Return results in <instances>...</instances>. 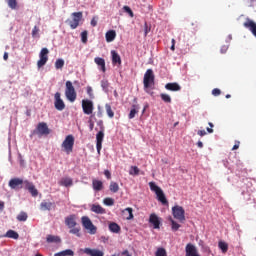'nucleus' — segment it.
Listing matches in <instances>:
<instances>
[{"instance_id": "nucleus-1", "label": "nucleus", "mask_w": 256, "mask_h": 256, "mask_svg": "<svg viewBox=\"0 0 256 256\" xmlns=\"http://www.w3.org/2000/svg\"><path fill=\"white\" fill-rule=\"evenodd\" d=\"M149 187L150 190L156 194L157 200L162 203V205H169V201H167V197H165V193L161 187L157 186L155 182H149Z\"/></svg>"}, {"instance_id": "nucleus-2", "label": "nucleus", "mask_w": 256, "mask_h": 256, "mask_svg": "<svg viewBox=\"0 0 256 256\" xmlns=\"http://www.w3.org/2000/svg\"><path fill=\"white\" fill-rule=\"evenodd\" d=\"M65 96L70 103H75L77 99V92L75 91V87L71 81H66Z\"/></svg>"}, {"instance_id": "nucleus-3", "label": "nucleus", "mask_w": 256, "mask_h": 256, "mask_svg": "<svg viewBox=\"0 0 256 256\" xmlns=\"http://www.w3.org/2000/svg\"><path fill=\"white\" fill-rule=\"evenodd\" d=\"M172 215L174 219H177L180 223H185V209L183 206H173L172 207Z\"/></svg>"}, {"instance_id": "nucleus-4", "label": "nucleus", "mask_w": 256, "mask_h": 256, "mask_svg": "<svg viewBox=\"0 0 256 256\" xmlns=\"http://www.w3.org/2000/svg\"><path fill=\"white\" fill-rule=\"evenodd\" d=\"M75 145V137L73 135H68L62 142V147L64 148L65 153L69 155L70 153H73V147Z\"/></svg>"}, {"instance_id": "nucleus-5", "label": "nucleus", "mask_w": 256, "mask_h": 256, "mask_svg": "<svg viewBox=\"0 0 256 256\" xmlns=\"http://www.w3.org/2000/svg\"><path fill=\"white\" fill-rule=\"evenodd\" d=\"M81 221L84 229H86L90 235H95V233H97V227L93 225L89 216H82Z\"/></svg>"}, {"instance_id": "nucleus-6", "label": "nucleus", "mask_w": 256, "mask_h": 256, "mask_svg": "<svg viewBox=\"0 0 256 256\" xmlns=\"http://www.w3.org/2000/svg\"><path fill=\"white\" fill-rule=\"evenodd\" d=\"M144 89H149L152 85H155V74L153 73V69H148L144 74Z\"/></svg>"}, {"instance_id": "nucleus-7", "label": "nucleus", "mask_w": 256, "mask_h": 256, "mask_svg": "<svg viewBox=\"0 0 256 256\" xmlns=\"http://www.w3.org/2000/svg\"><path fill=\"white\" fill-rule=\"evenodd\" d=\"M49 133H51V130H49V126L45 122L38 123L36 129L33 131V135H37L38 137L49 135Z\"/></svg>"}, {"instance_id": "nucleus-8", "label": "nucleus", "mask_w": 256, "mask_h": 256, "mask_svg": "<svg viewBox=\"0 0 256 256\" xmlns=\"http://www.w3.org/2000/svg\"><path fill=\"white\" fill-rule=\"evenodd\" d=\"M48 61H49V49L42 48L39 53V60L37 62L38 69H41V67H45Z\"/></svg>"}, {"instance_id": "nucleus-9", "label": "nucleus", "mask_w": 256, "mask_h": 256, "mask_svg": "<svg viewBox=\"0 0 256 256\" xmlns=\"http://www.w3.org/2000/svg\"><path fill=\"white\" fill-rule=\"evenodd\" d=\"M81 19H83V12H73L72 20H67L66 23L69 24L71 29H77V27H79Z\"/></svg>"}, {"instance_id": "nucleus-10", "label": "nucleus", "mask_w": 256, "mask_h": 256, "mask_svg": "<svg viewBox=\"0 0 256 256\" xmlns=\"http://www.w3.org/2000/svg\"><path fill=\"white\" fill-rule=\"evenodd\" d=\"M82 109L85 115H92L93 109H95V107L93 106V101L89 99L82 100Z\"/></svg>"}, {"instance_id": "nucleus-11", "label": "nucleus", "mask_w": 256, "mask_h": 256, "mask_svg": "<svg viewBox=\"0 0 256 256\" xmlns=\"http://www.w3.org/2000/svg\"><path fill=\"white\" fill-rule=\"evenodd\" d=\"M54 107L57 111H63L65 109V102L61 99V93L59 92L54 94Z\"/></svg>"}, {"instance_id": "nucleus-12", "label": "nucleus", "mask_w": 256, "mask_h": 256, "mask_svg": "<svg viewBox=\"0 0 256 256\" xmlns=\"http://www.w3.org/2000/svg\"><path fill=\"white\" fill-rule=\"evenodd\" d=\"M10 189H23V179L12 178L8 183Z\"/></svg>"}, {"instance_id": "nucleus-13", "label": "nucleus", "mask_w": 256, "mask_h": 256, "mask_svg": "<svg viewBox=\"0 0 256 256\" xmlns=\"http://www.w3.org/2000/svg\"><path fill=\"white\" fill-rule=\"evenodd\" d=\"M105 138V133L103 131H99L96 134V149L98 153H101V149L103 148V139Z\"/></svg>"}, {"instance_id": "nucleus-14", "label": "nucleus", "mask_w": 256, "mask_h": 256, "mask_svg": "<svg viewBox=\"0 0 256 256\" xmlns=\"http://www.w3.org/2000/svg\"><path fill=\"white\" fill-rule=\"evenodd\" d=\"M77 216L75 214L69 215L65 218V225L68 226L69 229H73V227L77 226Z\"/></svg>"}, {"instance_id": "nucleus-15", "label": "nucleus", "mask_w": 256, "mask_h": 256, "mask_svg": "<svg viewBox=\"0 0 256 256\" xmlns=\"http://www.w3.org/2000/svg\"><path fill=\"white\" fill-rule=\"evenodd\" d=\"M186 256H200L195 245L191 243L186 245Z\"/></svg>"}, {"instance_id": "nucleus-16", "label": "nucleus", "mask_w": 256, "mask_h": 256, "mask_svg": "<svg viewBox=\"0 0 256 256\" xmlns=\"http://www.w3.org/2000/svg\"><path fill=\"white\" fill-rule=\"evenodd\" d=\"M149 223H151L154 227V229H159L161 225V221L159 220V217L156 214H151L149 217Z\"/></svg>"}, {"instance_id": "nucleus-17", "label": "nucleus", "mask_w": 256, "mask_h": 256, "mask_svg": "<svg viewBox=\"0 0 256 256\" xmlns=\"http://www.w3.org/2000/svg\"><path fill=\"white\" fill-rule=\"evenodd\" d=\"M83 253H85L86 255H90V256H103V251L98 250V249H91V248H85L83 250Z\"/></svg>"}, {"instance_id": "nucleus-18", "label": "nucleus", "mask_w": 256, "mask_h": 256, "mask_svg": "<svg viewBox=\"0 0 256 256\" xmlns=\"http://www.w3.org/2000/svg\"><path fill=\"white\" fill-rule=\"evenodd\" d=\"M111 56H112V65H118L121 66V56L119 55V53H117V51L112 50L111 51Z\"/></svg>"}, {"instance_id": "nucleus-19", "label": "nucleus", "mask_w": 256, "mask_h": 256, "mask_svg": "<svg viewBox=\"0 0 256 256\" xmlns=\"http://www.w3.org/2000/svg\"><path fill=\"white\" fill-rule=\"evenodd\" d=\"M167 91H181V86L177 82H170L165 85Z\"/></svg>"}, {"instance_id": "nucleus-20", "label": "nucleus", "mask_w": 256, "mask_h": 256, "mask_svg": "<svg viewBox=\"0 0 256 256\" xmlns=\"http://www.w3.org/2000/svg\"><path fill=\"white\" fill-rule=\"evenodd\" d=\"M41 211H51V209H55V203L43 201L40 203Z\"/></svg>"}, {"instance_id": "nucleus-21", "label": "nucleus", "mask_w": 256, "mask_h": 256, "mask_svg": "<svg viewBox=\"0 0 256 256\" xmlns=\"http://www.w3.org/2000/svg\"><path fill=\"white\" fill-rule=\"evenodd\" d=\"M91 211L97 215H104V213H106L105 208L101 207L99 204H92Z\"/></svg>"}, {"instance_id": "nucleus-22", "label": "nucleus", "mask_w": 256, "mask_h": 256, "mask_svg": "<svg viewBox=\"0 0 256 256\" xmlns=\"http://www.w3.org/2000/svg\"><path fill=\"white\" fill-rule=\"evenodd\" d=\"M94 63H96V65H98V67H100V69L103 73H105L107 71V68L105 67V59H103L101 57H96L94 59Z\"/></svg>"}, {"instance_id": "nucleus-23", "label": "nucleus", "mask_w": 256, "mask_h": 256, "mask_svg": "<svg viewBox=\"0 0 256 256\" xmlns=\"http://www.w3.org/2000/svg\"><path fill=\"white\" fill-rule=\"evenodd\" d=\"M92 187L94 191H103V181L93 179L92 180Z\"/></svg>"}, {"instance_id": "nucleus-24", "label": "nucleus", "mask_w": 256, "mask_h": 256, "mask_svg": "<svg viewBox=\"0 0 256 256\" xmlns=\"http://www.w3.org/2000/svg\"><path fill=\"white\" fill-rule=\"evenodd\" d=\"M105 37L107 43H112V41H115V37H117V32H115V30H109L106 32Z\"/></svg>"}, {"instance_id": "nucleus-25", "label": "nucleus", "mask_w": 256, "mask_h": 256, "mask_svg": "<svg viewBox=\"0 0 256 256\" xmlns=\"http://www.w3.org/2000/svg\"><path fill=\"white\" fill-rule=\"evenodd\" d=\"M59 185L62 187H71L73 185V179L69 177H64L59 181Z\"/></svg>"}, {"instance_id": "nucleus-26", "label": "nucleus", "mask_w": 256, "mask_h": 256, "mask_svg": "<svg viewBox=\"0 0 256 256\" xmlns=\"http://www.w3.org/2000/svg\"><path fill=\"white\" fill-rule=\"evenodd\" d=\"M109 231H111V233H119L121 231V226L115 222H111L109 224Z\"/></svg>"}, {"instance_id": "nucleus-27", "label": "nucleus", "mask_w": 256, "mask_h": 256, "mask_svg": "<svg viewBox=\"0 0 256 256\" xmlns=\"http://www.w3.org/2000/svg\"><path fill=\"white\" fill-rule=\"evenodd\" d=\"M46 241L47 243H61V238L59 236L48 235Z\"/></svg>"}, {"instance_id": "nucleus-28", "label": "nucleus", "mask_w": 256, "mask_h": 256, "mask_svg": "<svg viewBox=\"0 0 256 256\" xmlns=\"http://www.w3.org/2000/svg\"><path fill=\"white\" fill-rule=\"evenodd\" d=\"M74 255H75V252H73V250L71 249L63 250L61 252L54 254V256H74Z\"/></svg>"}, {"instance_id": "nucleus-29", "label": "nucleus", "mask_w": 256, "mask_h": 256, "mask_svg": "<svg viewBox=\"0 0 256 256\" xmlns=\"http://www.w3.org/2000/svg\"><path fill=\"white\" fill-rule=\"evenodd\" d=\"M5 237H8V239H19V233L15 230H8Z\"/></svg>"}, {"instance_id": "nucleus-30", "label": "nucleus", "mask_w": 256, "mask_h": 256, "mask_svg": "<svg viewBox=\"0 0 256 256\" xmlns=\"http://www.w3.org/2000/svg\"><path fill=\"white\" fill-rule=\"evenodd\" d=\"M168 220L172 225V231H179V229L181 228V225L177 223L175 220H173L171 216L168 218Z\"/></svg>"}, {"instance_id": "nucleus-31", "label": "nucleus", "mask_w": 256, "mask_h": 256, "mask_svg": "<svg viewBox=\"0 0 256 256\" xmlns=\"http://www.w3.org/2000/svg\"><path fill=\"white\" fill-rule=\"evenodd\" d=\"M109 190L111 193H118L119 192V184L117 182H110Z\"/></svg>"}, {"instance_id": "nucleus-32", "label": "nucleus", "mask_w": 256, "mask_h": 256, "mask_svg": "<svg viewBox=\"0 0 256 256\" xmlns=\"http://www.w3.org/2000/svg\"><path fill=\"white\" fill-rule=\"evenodd\" d=\"M218 247L221 249L222 253H227V251H229V244L226 242L220 241Z\"/></svg>"}, {"instance_id": "nucleus-33", "label": "nucleus", "mask_w": 256, "mask_h": 256, "mask_svg": "<svg viewBox=\"0 0 256 256\" xmlns=\"http://www.w3.org/2000/svg\"><path fill=\"white\" fill-rule=\"evenodd\" d=\"M106 113L110 119H113L115 117V112H113V109L111 108L110 104L105 105Z\"/></svg>"}, {"instance_id": "nucleus-34", "label": "nucleus", "mask_w": 256, "mask_h": 256, "mask_svg": "<svg viewBox=\"0 0 256 256\" xmlns=\"http://www.w3.org/2000/svg\"><path fill=\"white\" fill-rule=\"evenodd\" d=\"M122 213H128V216L126 217V219H127V221H131V219H133V208H131V207H128V208H126V209H124L123 211H122Z\"/></svg>"}, {"instance_id": "nucleus-35", "label": "nucleus", "mask_w": 256, "mask_h": 256, "mask_svg": "<svg viewBox=\"0 0 256 256\" xmlns=\"http://www.w3.org/2000/svg\"><path fill=\"white\" fill-rule=\"evenodd\" d=\"M139 113V110L136 105L132 106V109L130 110V113L128 115L129 119H135V115Z\"/></svg>"}, {"instance_id": "nucleus-36", "label": "nucleus", "mask_w": 256, "mask_h": 256, "mask_svg": "<svg viewBox=\"0 0 256 256\" xmlns=\"http://www.w3.org/2000/svg\"><path fill=\"white\" fill-rule=\"evenodd\" d=\"M35 184L33 182H29V180H23L22 183V189H26V191H29Z\"/></svg>"}, {"instance_id": "nucleus-37", "label": "nucleus", "mask_w": 256, "mask_h": 256, "mask_svg": "<svg viewBox=\"0 0 256 256\" xmlns=\"http://www.w3.org/2000/svg\"><path fill=\"white\" fill-rule=\"evenodd\" d=\"M65 67V60L59 58L55 62V69H63Z\"/></svg>"}, {"instance_id": "nucleus-38", "label": "nucleus", "mask_w": 256, "mask_h": 256, "mask_svg": "<svg viewBox=\"0 0 256 256\" xmlns=\"http://www.w3.org/2000/svg\"><path fill=\"white\" fill-rule=\"evenodd\" d=\"M104 205H107L108 207H112V205H115V200L113 198H105L103 200Z\"/></svg>"}, {"instance_id": "nucleus-39", "label": "nucleus", "mask_w": 256, "mask_h": 256, "mask_svg": "<svg viewBox=\"0 0 256 256\" xmlns=\"http://www.w3.org/2000/svg\"><path fill=\"white\" fill-rule=\"evenodd\" d=\"M28 215L26 212H20L19 215L17 216L18 221H27Z\"/></svg>"}, {"instance_id": "nucleus-40", "label": "nucleus", "mask_w": 256, "mask_h": 256, "mask_svg": "<svg viewBox=\"0 0 256 256\" xmlns=\"http://www.w3.org/2000/svg\"><path fill=\"white\" fill-rule=\"evenodd\" d=\"M160 97L164 103H171V96L169 94L162 93Z\"/></svg>"}, {"instance_id": "nucleus-41", "label": "nucleus", "mask_w": 256, "mask_h": 256, "mask_svg": "<svg viewBox=\"0 0 256 256\" xmlns=\"http://www.w3.org/2000/svg\"><path fill=\"white\" fill-rule=\"evenodd\" d=\"M155 256H167V251L165 250V248H158Z\"/></svg>"}, {"instance_id": "nucleus-42", "label": "nucleus", "mask_w": 256, "mask_h": 256, "mask_svg": "<svg viewBox=\"0 0 256 256\" xmlns=\"http://www.w3.org/2000/svg\"><path fill=\"white\" fill-rule=\"evenodd\" d=\"M139 167L137 166H131L129 175H139Z\"/></svg>"}, {"instance_id": "nucleus-43", "label": "nucleus", "mask_w": 256, "mask_h": 256, "mask_svg": "<svg viewBox=\"0 0 256 256\" xmlns=\"http://www.w3.org/2000/svg\"><path fill=\"white\" fill-rule=\"evenodd\" d=\"M28 191L32 195V197H37V195H39V190H37L35 185L32 186Z\"/></svg>"}, {"instance_id": "nucleus-44", "label": "nucleus", "mask_w": 256, "mask_h": 256, "mask_svg": "<svg viewBox=\"0 0 256 256\" xmlns=\"http://www.w3.org/2000/svg\"><path fill=\"white\" fill-rule=\"evenodd\" d=\"M10 9H17V0H7Z\"/></svg>"}, {"instance_id": "nucleus-45", "label": "nucleus", "mask_w": 256, "mask_h": 256, "mask_svg": "<svg viewBox=\"0 0 256 256\" xmlns=\"http://www.w3.org/2000/svg\"><path fill=\"white\" fill-rule=\"evenodd\" d=\"M86 91L90 99H95V95L93 94V88L91 86H87Z\"/></svg>"}, {"instance_id": "nucleus-46", "label": "nucleus", "mask_w": 256, "mask_h": 256, "mask_svg": "<svg viewBox=\"0 0 256 256\" xmlns=\"http://www.w3.org/2000/svg\"><path fill=\"white\" fill-rule=\"evenodd\" d=\"M87 35H88V32H87V30H85V31H83L82 33H81V41H82V43H87Z\"/></svg>"}, {"instance_id": "nucleus-47", "label": "nucleus", "mask_w": 256, "mask_h": 256, "mask_svg": "<svg viewBox=\"0 0 256 256\" xmlns=\"http://www.w3.org/2000/svg\"><path fill=\"white\" fill-rule=\"evenodd\" d=\"M125 13H128V15H130V17H134L135 15L133 14V10H131V8L129 6H124L123 7Z\"/></svg>"}, {"instance_id": "nucleus-48", "label": "nucleus", "mask_w": 256, "mask_h": 256, "mask_svg": "<svg viewBox=\"0 0 256 256\" xmlns=\"http://www.w3.org/2000/svg\"><path fill=\"white\" fill-rule=\"evenodd\" d=\"M32 37H39V27L34 26L33 30H32Z\"/></svg>"}, {"instance_id": "nucleus-49", "label": "nucleus", "mask_w": 256, "mask_h": 256, "mask_svg": "<svg viewBox=\"0 0 256 256\" xmlns=\"http://www.w3.org/2000/svg\"><path fill=\"white\" fill-rule=\"evenodd\" d=\"M79 231H80L79 228L73 227V228H70L69 233H71L72 235H77V237H79Z\"/></svg>"}, {"instance_id": "nucleus-50", "label": "nucleus", "mask_w": 256, "mask_h": 256, "mask_svg": "<svg viewBox=\"0 0 256 256\" xmlns=\"http://www.w3.org/2000/svg\"><path fill=\"white\" fill-rule=\"evenodd\" d=\"M212 95H214V97H219V95H221V90L219 88H214L212 90Z\"/></svg>"}, {"instance_id": "nucleus-51", "label": "nucleus", "mask_w": 256, "mask_h": 256, "mask_svg": "<svg viewBox=\"0 0 256 256\" xmlns=\"http://www.w3.org/2000/svg\"><path fill=\"white\" fill-rule=\"evenodd\" d=\"M101 87H102L103 89H108V88H109V81H107V80H102V81H101Z\"/></svg>"}, {"instance_id": "nucleus-52", "label": "nucleus", "mask_w": 256, "mask_h": 256, "mask_svg": "<svg viewBox=\"0 0 256 256\" xmlns=\"http://www.w3.org/2000/svg\"><path fill=\"white\" fill-rule=\"evenodd\" d=\"M88 123H89V129H90V131H93V129L95 128V122H93V120L90 119V120L88 121Z\"/></svg>"}, {"instance_id": "nucleus-53", "label": "nucleus", "mask_w": 256, "mask_h": 256, "mask_svg": "<svg viewBox=\"0 0 256 256\" xmlns=\"http://www.w3.org/2000/svg\"><path fill=\"white\" fill-rule=\"evenodd\" d=\"M209 127L211 128H206V131H208V133H213V127H215V125H213V123L209 122L208 123Z\"/></svg>"}, {"instance_id": "nucleus-54", "label": "nucleus", "mask_w": 256, "mask_h": 256, "mask_svg": "<svg viewBox=\"0 0 256 256\" xmlns=\"http://www.w3.org/2000/svg\"><path fill=\"white\" fill-rule=\"evenodd\" d=\"M239 145H241V142L235 141V145L232 147V151H237V149H239Z\"/></svg>"}, {"instance_id": "nucleus-55", "label": "nucleus", "mask_w": 256, "mask_h": 256, "mask_svg": "<svg viewBox=\"0 0 256 256\" xmlns=\"http://www.w3.org/2000/svg\"><path fill=\"white\" fill-rule=\"evenodd\" d=\"M197 135H199L200 137H205V135H207V132L205 130H198Z\"/></svg>"}, {"instance_id": "nucleus-56", "label": "nucleus", "mask_w": 256, "mask_h": 256, "mask_svg": "<svg viewBox=\"0 0 256 256\" xmlns=\"http://www.w3.org/2000/svg\"><path fill=\"white\" fill-rule=\"evenodd\" d=\"M104 175L106 178L111 179V172L109 170H105Z\"/></svg>"}, {"instance_id": "nucleus-57", "label": "nucleus", "mask_w": 256, "mask_h": 256, "mask_svg": "<svg viewBox=\"0 0 256 256\" xmlns=\"http://www.w3.org/2000/svg\"><path fill=\"white\" fill-rule=\"evenodd\" d=\"M148 33H149V26L147 25V23H145V31H144L145 37H147Z\"/></svg>"}, {"instance_id": "nucleus-58", "label": "nucleus", "mask_w": 256, "mask_h": 256, "mask_svg": "<svg viewBox=\"0 0 256 256\" xmlns=\"http://www.w3.org/2000/svg\"><path fill=\"white\" fill-rule=\"evenodd\" d=\"M91 25L92 27H97V20L95 18H92Z\"/></svg>"}, {"instance_id": "nucleus-59", "label": "nucleus", "mask_w": 256, "mask_h": 256, "mask_svg": "<svg viewBox=\"0 0 256 256\" xmlns=\"http://www.w3.org/2000/svg\"><path fill=\"white\" fill-rule=\"evenodd\" d=\"M5 209V202L0 201V213Z\"/></svg>"}, {"instance_id": "nucleus-60", "label": "nucleus", "mask_w": 256, "mask_h": 256, "mask_svg": "<svg viewBox=\"0 0 256 256\" xmlns=\"http://www.w3.org/2000/svg\"><path fill=\"white\" fill-rule=\"evenodd\" d=\"M121 255H125V256H132L131 254H129V250H124Z\"/></svg>"}, {"instance_id": "nucleus-61", "label": "nucleus", "mask_w": 256, "mask_h": 256, "mask_svg": "<svg viewBox=\"0 0 256 256\" xmlns=\"http://www.w3.org/2000/svg\"><path fill=\"white\" fill-rule=\"evenodd\" d=\"M3 59L4 61H7V59H9V53L5 52L3 55Z\"/></svg>"}, {"instance_id": "nucleus-62", "label": "nucleus", "mask_w": 256, "mask_h": 256, "mask_svg": "<svg viewBox=\"0 0 256 256\" xmlns=\"http://www.w3.org/2000/svg\"><path fill=\"white\" fill-rule=\"evenodd\" d=\"M197 147H199V149H203V142L198 141L197 142Z\"/></svg>"}, {"instance_id": "nucleus-63", "label": "nucleus", "mask_w": 256, "mask_h": 256, "mask_svg": "<svg viewBox=\"0 0 256 256\" xmlns=\"http://www.w3.org/2000/svg\"><path fill=\"white\" fill-rule=\"evenodd\" d=\"M250 7H253V3H256V0H250Z\"/></svg>"}, {"instance_id": "nucleus-64", "label": "nucleus", "mask_w": 256, "mask_h": 256, "mask_svg": "<svg viewBox=\"0 0 256 256\" xmlns=\"http://www.w3.org/2000/svg\"><path fill=\"white\" fill-rule=\"evenodd\" d=\"M170 49H171V51H175V44H172Z\"/></svg>"}]
</instances>
